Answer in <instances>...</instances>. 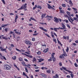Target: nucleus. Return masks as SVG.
<instances>
[{
    "label": "nucleus",
    "mask_w": 78,
    "mask_h": 78,
    "mask_svg": "<svg viewBox=\"0 0 78 78\" xmlns=\"http://www.w3.org/2000/svg\"><path fill=\"white\" fill-rule=\"evenodd\" d=\"M55 55V53H53L51 55V57L50 58V59L48 60V61H53V62H55L56 61V58L55 57L54 55Z\"/></svg>",
    "instance_id": "1"
},
{
    "label": "nucleus",
    "mask_w": 78,
    "mask_h": 78,
    "mask_svg": "<svg viewBox=\"0 0 78 78\" xmlns=\"http://www.w3.org/2000/svg\"><path fill=\"white\" fill-rule=\"evenodd\" d=\"M66 17H67L69 21L70 22L71 24H72V25H75V23L73 22L74 21V19H73V18H70V17H69V16H67V15L66 16Z\"/></svg>",
    "instance_id": "2"
},
{
    "label": "nucleus",
    "mask_w": 78,
    "mask_h": 78,
    "mask_svg": "<svg viewBox=\"0 0 78 78\" xmlns=\"http://www.w3.org/2000/svg\"><path fill=\"white\" fill-rule=\"evenodd\" d=\"M4 68L6 69V70H10L11 69V66L7 64H5L4 65Z\"/></svg>",
    "instance_id": "3"
},
{
    "label": "nucleus",
    "mask_w": 78,
    "mask_h": 78,
    "mask_svg": "<svg viewBox=\"0 0 78 78\" xmlns=\"http://www.w3.org/2000/svg\"><path fill=\"white\" fill-rule=\"evenodd\" d=\"M62 27L63 28L59 27V28H60V29H61V30H65L66 29V26L64 24V23H62Z\"/></svg>",
    "instance_id": "4"
},
{
    "label": "nucleus",
    "mask_w": 78,
    "mask_h": 78,
    "mask_svg": "<svg viewBox=\"0 0 78 78\" xmlns=\"http://www.w3.org/2000/svg\"><path fill=\"white\" fill-rule=\"evenodd\" d=\"M25 43L27 44L28 45H32V44L31 43V42L30 41H27V40H26L25 41Z\"/></svg>",
    "instance_id": "5"
},
{
    "label": "nucleus",
    "mask_w": 78,
    "mask_h": 78,
    "mask_svg": "<svg viewBox=\"0 0 78 78\" xmlns=\"http://www.w3.org/2000/svg\"><path fill=\"white\" fill-rule=\"evenodd\" d=\"M54 19H55V20H54V22H55L56 23H59V19L57 18L56 17H54Z\"/></svg>",
    "instance_id": "6"
},
{
    "label": "nucleus",
    "mask_w": 78,
    "mask_h": 78,
    "mask_svg": "<svg viewBox=\"0 0 78 78\" xmlns=\"http://www.w3.org/2000/svg\"><path fill=\"white\" fill-rule=\"evenodd\" d=\"M21 53L22 55H24L26 56H27V57H28L30 58H33V56H32L28 55L27 54H25V53Z\"/></svg>",
    "instance_id": "7"
},
{
    "label": "nucleus",
    "mask_w": 78,
    "mask_h": 78,
    "mask_svg": "<svg viewBox=\"0 0 78 78\" xmlns=\"http://www.w3.org/2000/svg\"><path fill=\"white\" fill-rule=\"evenodd\" d=\"M69 73H71L70 75H71V77L72 78H73V77L74 76V74H73V72L70 71H69Z\"/></svg>",
    "instance_id": "8"
},
{
    "label": "nucleus",
    "mask_w": 78,
    "mask_h": 78,
    "mask_svg": "<svg viewBox=\"0 0 78 78\" xmlns=\"http://www.w3.org/2000/svg\"><path fill=\"white\" fill-rule=\"evenodd\" d=\"M26 63H25V62L24 61H22V62H21V64H22V65H23V66H25L26 67H28V65L25 64Z\"/></svg>",
    "instance_id": "9"
},
{
    "label": "nucleus",
    "mask_w": 78,
    "mask_h": 78,
    "mask_svg": "<svg viewBox=\"0 0 78 78\" xmlns=\"http://www.w3.org/2000/svg\"><path fill=\"white\" fill-rule=\"evenodd\" d=\"M19 17V16L17 15H16L15 18L14 20V21L15 22H17V19Z\"/></svg>",
    "instance_id": "10"
},
{
    "label": "nucleus",
    "mask_w": 78,
    "mask_h": 78,
    "mask_svg": "<svg viewBox=\"0 0 78 78\" xmlns=\"http://www.w3.org/2000/svg\"><path fill=\"white\" fill-rule=\"evenodd\" d=\"M60 14H65V11L63 10H60Z\"/></svg>",
    "instance_id": "11"
},
{
    "label": "nucleus",
    "mask_w": 78,
    "mask_h": 78,
    "mask_svg": "<svg viewBox=\"0 0 78 78\" xmlns=\"http://www.w3.org/2000/svg\"><path fill=\"white\" fill-rule=\"evenodd\" d=\"M40 75H41L42 77H44V78L46 77V75L43 73L40 74Z\"/></svg>",
    "instance_id": "12"
},
{
    "label": "nucleus",
    "mask_w": 78,
    "mask_h": 78,
    "mask_svg": "<svg viewBox=\"0 0 78 78\" xmlns=\"http://www.w3.org/2000/svg\"><path fill=\"white\" fill-rule=\"evenodd\" d=\"M48 48H47L46 49H45L44 50L43 52L44 53H47L48 51Z\"/></svg>",
    "instance_id": "13"
},
{
    "label": "nucleus",
    "mask_w": 78,
    "mask_h": 78,
    "mask_svg": "<svg viewBox=\"0 0 78 78\" xmlns=\"http://www.w3.org/2000/svg\"><path fill=\"white\" fill-rule=\"evenodd\" d=\"M39 28H40L41 30H42L44 31H45V32H47V30L44 29L43 27H39Z\"/></svg>",
    "instance_id": "14"
},
{
    "label": "nucleus",
    "mask_w": 78,
    "mask_h": 78,
    "mask_svg": "<svg viewBox=\"0 0 78 78\" xmlns=\"http://www.w3.org/2000/svg\"><path fill=\"white\" fill-rule=\"evenodd\" d=\"M72 9H73L74 11H76L75 12V14H77V13H78V12L77 11V9H76L73 7V8H72Z\"/></svg>",
    "instance_id": "15"
},
{
    "label": "nucleus",
    "mask_w": 78,
    "mask_h": 78,
    "mask_svg": "<svg viewBox=\"0 0 78 78\" xmlns=\"http://www.w3.org/2000/svg\"><path fill=\"white\" fill-rule=\"evenodd\" d=\"M62 69H63L64 70H65L66 71H67V72H69V71H70L69 70H67V68L65 67H62Z\"/></svg>",
    "instance_id": "16"
},
{
    "label": "nucleus",
    "mask_w": 78,
    "mask_h": 78,
    "mask_svg": "<svg viewBox=\"0 0 78 78\" xmlns=\"http://www.w3.org/2000/svg\"><path fill=\"white\" fill-rule=\"evenodd\" d=\"M8 24H2V25L1 26V27H2V28H5V27H6V26H8Z\"/></svg>",
    "instance_id": "17"
},
{
    "label": "nucleus",
    "mask_w": 78,
    "mask_h": 78,
    "mask_svg": "<svg viewBox=\"0 0 78 78\" xmlns=\"http://www.w3.org/2000/svg\"><path fill=\"white\" fill-rule=\"evenodd\" d=\"M57 39V42H58V44H59L61 45V46H62V44H61V43L59 41V40H58V39Z\"/></svg>",
    "instance_id": "18"
},
{
    "label": "nucleus",
    "mask_w": 78,
    "mask_h": 78,
    "mask_svg": "<svg viewBox=\"0 0 78 78\" xmlns=\"http://www.w3.org/2000/svg\"><path fill=\"white\" fill-rule=\"evenodd\" d=\"M41 69L42 70H47V69H48V68L44 67H41Z\"/></svg>",
    "instance_id": "19"
},
{
    "label": "nucleus",
    "mask_w": 78,
    "mask_h": 78,
    "mask_svg": "<svg viewBox=\"0 0 78 78\" xmlns=\"http://www.w3.org/2000/svg\"><path fill=\"white\" fill-rule=\"evenodd\" d=\"M27 4L26 3L23 6V9H25V8H27Z\"/></svg>",
    "instance_id": "20"
},
{
    "label": "nucleus",
    "mask_w": 78,
    "mask_h": 78,
    "mask_svg": "<svg viewBox=\"0 0 78 78\" xmlns=\"http://www.w3.org/2000/svg\"><path fill=\"white\" fill-rule=\"evenodd\" d=\"M46 15V14L45 13L42 14L41 15V19H42L43 18H44V17H45V16Z\"/></svg>",
    "instance_id": "21"
},
{
    "label": "nucleus",
    "mask_w": 78,
    "mask_h": 78,
    "mask_svg": "<svg viewBox=\"0 0 78 78\" xmlns=\"http://www.w3.org/2000/svg\"><path fill=\"white\" fill-rule=\"evenodd\" d=\"M43 42L44 43V44H41V45L42 46H44V47H46V45L45 44V41H43Z\"/></svg>",
    "instance_id": "22"
},
{
    "label": "nucleus",
    "mask_w": 78,
    "mask_h": 78,
    "mask_svg": "<svg viewBox=\"0 0 78 78\" xmlns=\"http://www.w3.org/2000/svg\"><path fill=\"white\" fill-rule=\"evenodd\" d=\"M63 56V54L59 56V58H61V59H62V58H64V57Z\"/></svg>",
    "instance_id": "23"
},
{
    "label": "nucleus",
    "mask_w": 78,
    "mask_h": 78,
    "mask_svg": "<svg viewBox=\"0 0 78 78\" xmlns=\"http://www.w3.org/2000/svg\"><path fill=\"white\" fill-rule=\"evenodd\" d=\"M23 9V6L22 5L20 8L18 9V10H22V9Z\"/></svg>",
    "instance_id": "24"
},
{
    "label": "nucleus",
    "mask_w": 78,
    "mask_h": 78,
    "mask_svg": "<svg viewBox=\"0 0 78 78\" xmlns=\"http://www.w3.org/2000/svg\"><path fill=\"white\" fill-rule=\"evenodd\" d=\"M73 19L74 20H76V22H78V18L74 17L73 18Z\"/></svg>",
    "instance_id": "25"
},
{
    "label": "nucleus",
    "mask_w": 78,
    "mask_h": 78,
    "mask_svg": "<svg viewBox=\"0 0 78 78\" xmlns=\"http://www.w3.org/2000/svg\"><path fill=\"white\" fill-rule=\"evenodd\" d=\"M1 51H5V52L6 53V49H1Z\"/></svg>",
    "instance_id": "26"
},
{
    "label": "nucleus",
    "mask_w": 78,
    "mask_h": 78,
    "mask_svg": "<svg viewBox=\"0 0 78 78\" xmlns=\"http://www.w3.org/2000/svg\"><path fill=\"white\" fill-rule=\"evenodd\" d=\"M48 8L49 9H51V8H52V6H51V5H50L48 4Z\"/></svg>",
    "instance_id": "27"
},
{
    "label": "nucleus",
    "mask_w": 78,
    "mask_h": 78,
    "mask_svg": "<svg viewBox=\"0 0 78 78\" xmlns=\"http://www.w3.org/2000/svg\"><path fill=\"white\" fill-rule=\"evenodd\" d=\"M66 12L67 14H68L69 17H71V16H70V13L69 12Z\"/></svg>",
    "instance_id": "28"
},
{
    "label": "nucleus",
    "mask_w": 78,
    "mask_h": 78,
    "mask_svg": "<svg viewBox=\"0 0 78 78\" xmlns=\"http://www.w3.org/2000/svg\"><path fill=\"white\" fill-rule=\"evenodd\" d=\"M2 39H5V40H7L8 39V38L7 37H3Z\"/></svg>",
    "instance_id": "29"
},
{
    "label": "nucleus",
    "mask_w": 78,
    "mask_h": 78,
    "mask_svg": "<svg viewBox=\"0 0 78 78\" xmlns=\"http://www.w3.org/2000/svg\"><path fill=\"white\" fill-rule=\"evenodd\" d=\"M19 61H23V58H22L21 57L19 58Z\"/></svg>",
    "instance_id": "30"
},
{
    "label": "nucleus",
    "mask_w": 78,
    "mask_h": 78,
    "mask_svg": "<svg viewBox=\"0 0 78 78\" xmlns=\"http://www.w3.org/2000/svg\"><path fill=\"white\" fill-rule=\"evenodd\" d=\"M46 72H47L48 73H50L51 72V71H50V70L49 69H48L46 70Z\"/></svg>",
    "instance_id": "31"
},
{
    "label": "nucleus",
    "mask_w": 78,
    "mask_h": 78,
    "mask_svg": "<svg viewBox=\"0 0 78 78\" xmlns=\"http://www.w3.org/2000/svg\"><path fill=\"white\" fill-rule=\"evenodd\" d=\"M37 8H39L40 9H42V7H41V6H40V5H38L37 7Z\"/></svg>",
    "instance_id": "32"
},
{
    "label": "nucleus",
    "mask_w": 78,
    "mask_h": 78,
    "mask_svg": "<svg viewBox=\"0 0 78 78\" xmlns=\"http://www.w3.org/2000/svg\"><path fill=\"white\" fill-rule=\"evenodd\" d=\"M40 24H41V25H47V23H40Z\"/></svg>",
    "instance_id": "33"
},
{
    "label": "nucleus",
    "mask_w": 78,
    "mask_h": 78,
    "mask_svg": "<svg viewBox=\"0 0 78 78\" xmlns=\"http://www.w3.org/2000/svg\"><path fill=\"white\" fill-rule=\"evenodd\" d=\"M36 61V58L34 57L33 58V59L32 61L33 62H35V61Z\"/></svg>",
    "instance_id": "34"
},
{
    "label": "nucleus",
    "mask_w": 78,
    "mask_h": 78,
    "mask_svg": "<svg viewBox=\"0 0 78 78\" xmlns=\"http://www.w3.org/2000/svg\"><path fill=\"white\" fill-rule=\"evenodd\" d=\"M35 7H34L33 8V9L34 10V9H36V8H37V5H35Z\"/></svg>",
    "instance_id": "35"
},
{
    "label": "nucleus",
    "mask_w": 78,
    "mask_h": 78,
    "mask_svg": "<svg viewBox=\"0 0 78 78\" xmlns=\"http://www.w3.org/2000/svg\"><path fill=\"white\" fill-rule=\"evenodd\" d=\"M16 51H20V52H22V51H21V50H19L17 48H16Z\"/></svg>",
    "instance_id": "36"
},
{
    "label": "nucleus",
    "mask_w": 78,
    "mask_h": 78,
    "mask_svg": "<svg viewBox=\"0 0 78 78\" xmlns=\"http://www.w3.org/2000/svg\"><path fill=\"white\" fill-rule=\"evenodd\" d=\"M25 70L26 72H27V73H28V70L27 69V68L26 67H25Z\"/></svg>",
    "instance_id": "37"
},
{
    "label": "nucleus",
    "mask_w": 78,
    "mask_h": 78,
    "mask_svg": "<svg viewBox=\"0 0 78 78\" xmlns=\"http://www.w3.org/2000/svg\"><path fill=\"white\" fill-rule=\"evenodd\" d=\"M14 58H13V57H12V59H14V60H16V56H14Z\"/></svg>",
    "instance_id": "38"
},
{
    "label": "nucleus",
    "mask_w": 78,
    "mask_h": 78,
    "mask_svg": "<svg viewBox=\"0 0 78 78\" xmlns=\"http://www.w3.org/2000/svg\"><path fill=\"white\" fill-rule=\"evenodd\" d=\"M3 3V4L4 5H5V4H6V3L5 2V0H1Z\"/></svg>",
    "instance_id": "39"
},
{
    "label": "nucleus",
    "mask_w": 78,
    "mask_h": 78,
    "mask_svg": "<svg viewBox=\"0 0 78 78\" xmlns=\"http://www.w3.org/2000/svg\"><path fill=\"white\" fill-rule=\"evenodd\" d=\"M62 55L64 56H67V54H66V53H65L64 54H63Z\"/></svg>",
    "instance_id": "40"
},
{
    "label": "nucleus",
    "mask_w": 78,
    "mask_h": 78,
    "mask_svg": "<svg viewBox=\"0 0 78 78\" xmlns=\"http://www.w3.org/2000/svg\"><path fill=\"white\" fill-rule=\"evenodd\" d=\"M74 66H75V67H78V65L77 64H76V63H74Z\"/></svg>",
    "instance_id": "41"
},
{
    "label": "nucleus",
    "mask_w": 78,
    "mask_h": 78,
    "mask_svg": "<svg viewBox=\"0 0 78 78\" xmlns=\"http://www.w3.org/2000/svg\"><path fill=\"white\" fill-rule=\"evenodd\" d=\"M38 33H36V34H33V36H37V34H38Z\"/></svg>",
    "instance_id": "42"
},
{
    "label": "nucleus",
    "mask_w": 78,
    "mask_h": 78,
    "mask_svg": "<svg viewBox=\"0 0 78 78\" xmlns=\"http://www.w3.org/2000/svg\"><path fill=\"white\" fill-rule=\"evenodd\" d=\"M54 30H55V31L57 32L58 31V30H57V28H54Z\"/></svg>",
    "instance_id": "43"
},
{
    "label": "nucleus",
    "mask_w": 78,
    "mask_h": 78,
    "mask_svg": "<svg viewBox=\"0 0 78 78\" xmlns=\"http://www.w3.org/2000/svg\"><path fill=\"white\" fill-rule=\"evenodd\" d=\"M37 53V55H39L40 54H41V52L40 51H38Z\"/></svg>",
    "instance_id": "44"
},
{
    "label": "nucleus",
    "mask_w": 78,
    "mask_h": 78,
    "mask_svg": "<svg viewBox=\"0 0 78 78\" xmlns=\"http://www.w3.org/2000/svg\"><path fill=\"white\" fill-rule=\"evenodd\" d=\"M53 41L55 42V43H56L57 42V41H56V40L55 38L53 39Z\"/></svg>",
    "instance_id": "45"
},
{
    "label": "nucleus",
    "mask_w": 78,
    "mask_h": 78,
    "mask_svg": "<svg viewBox=\"0 0 78 78\" xmlns=\"http://www.w3.org/2000/svg\"><path fill=\"white\" fill-rule=\"evenodd\" d=\"M25 53L27 54V55H30V53L28 51L25 52Z\"/></svg>",
    "instance_id": "46"
},
{
    "label": "nucleus",
    "mask_w": 78,
    "mask_h": 78,
    "mask_svg": "<svg viewBox=\"0 0 78 78\" xmlns=\"http://www.w3.org/2000/svg\"><path fill=\"white\" fill-rule=\"evenodd\" d=\"M8 49H9V51H11V50H12V48L10 47H9Z\"/></svg>",
    "instance_id": "47"
},
{
    "label": "nucleus",
    "mask_w": 78,
    "mask_h": 78,
    "mask_svg": "<svg viewBox=\"0 0 78 78\" xmlns=\"http://www.w3.org/2000/svg\"><path fill=\"white\" fill-rule=\"evenodd\" d=\"M69 48H68V47H67V48L66 50V52H68V51H69Z\"/></svg>",
    "instance_id": "48"
},
{
    "label": "nucleus",
    "mask_w": 78,
    "mask_h": 78,
    "mask_svg": "<svg viewBox=\"0 0 78 78\" xmlns=\"http://www.w3.org/2000/svg\"><path fill=\"white\" fill-rule=\"evenodd\" d=\"M35 38L33 37V38H32V41H35Z\"/></svg>",
    "instance_id": "49"
},
{
    "label": "nucleus",
    "mask_w": 78,
    "mask_h": 78,
    "mask_svg": "<svg viewBox=\"0 0 78 78\" xmlns=\"http://www.w3.org/2000/svg\"><path fill=\"white\" fill-rule=\"evenodd\" d=\"M62 6H63V7H64V8H65L66 7V4H62Z\"/></svg>",
    "instance_id": "50"
},
{
    "label": "nucleus",
    "mask_w": 78,
    "mask_h": 78,
    "mask_svg": "<svg viewBox=\"0 0 78 78\" xmlns=\"http://www.w3.org/2000/svg\"><path fill=\"white\" fill-rule=\"evenodd\" d=\"M4 30L5 32H8V28H6Z\"/></svg>",
    "instance_id": "51"
},
{
    "label": "nucleus",
    "mask_w": 78,
    "mask_h": 78,
    "mask_svg": "<svg viewBox=\"0 0 78 78\" xmlns=\"http://www.w3.org/2000/svg\"><path fill=\"white\" fill-rule=\"evenodd\" d=\"M10 45L12 47H14V44H11Z\"/></svg>",
    "instance_id": "52"
},
{
    "label": "nucleus",
    "mask_w": 78,
    "mask_h": 78,
    "mask_svg": "<svg viewBox=\"0 0 78 78\" xmlns=\"http://www.w3.org/2000/svg\"><path fill=\"white\" fill-rule=\"evenodd\" d=\"M23 75L24 76H26L27 75H26V73H25V72H23Z\"/></svg>",
    "instance_id": "53"
},
{
    "label": "nucleus",
    "mask_w": 78,
    "mask_h": 78,
    "mask_svg": "<svg viewBox=\"0 0 78 78\" xmlns=\"http://www.w3.org/2000/svg\"><path fill=\"white\" fill-rule=\"evenodd\" d=\"M55 77H56V78H59V76L57 74H56L55 75Z\"/></svg>",
    "instance_id": "54"
},
{
    "label": "nucleus",
    "mask_w": 78,
    "mask_h": 78,
    "mask_svg": "<svg viewBox=\"0 0 78 78\" xmlns=\"http://www.w3.org/2000/svg\"><path fill=\"white\" fill-rule=\"evenodd\" d=\"M59 66H62V63H61V62H59Z\"/></svg>",
    "instance_id": "55"
},
{
    "label": "nucleus",
    "mask_w": 78,
    "mask_h": 78,
    "mask_svg": "<svg viewBox=\"0 0 78 78\" xmlns=\"http://www.w3.org/2000/svg\"><path fill=\"white\" fill-rule=\"evenodd\" d=\"M54 35H55V36H56V37H58V36L57 35H56V34H55V33L54 32L53 33Z\"/></svg>",
    "instance_id": "56"
},
{
    "label": "nucleus",
    "mask_w": 78,
    "mask_h": 78,
    "mask_svg": "<svg viewBox=\"0 0 78 78\" xmlns=\"http://www.w3.org/2000/svg\"><path fill=\"white\" fill-rule=\"evenodd\" d=\"M34 68L35 69H39V67L37 66H35Z\"/></svg>",
    "instance_id": "57"
},
{
    "label": "nucleus",
    "mask_w": 78,
    "mask_h": 78,
    "mask_svg": "<svg viewBox=\"0 0 78 78\" xmlns=\"http://www.w3.org/2000/svg\"><path fill=\"white\" fill-rule=\"evenodd\" d=\"M74 46H76V43H73L72 44Z\"/></svg>",
    "instance_id": "58"
},
{
    "label": "nucleus",
    "mask_w": 78,
    "mask_h": 78,
    "mask_svg": "<svg viewBox=\"0 0 78 78\" xmlns=\"http://www.w3.org/2000/svg\"><path fill=\"white\" fill-rule=\"evenodd\" d=\"M67 27L69 28V29H70V26H69V24L67 25Z\"/></svg>",
    "instance_id": "59"
},
{
    "label": "nucleus",
    "mask_w": 78,
    "mask_h": 78,
    "mask_svg": "<svg viewBox=\"0 0 78 78\" xmlns=\"http://www.w3.org/2000/svg\"><path fill=\"white\" fill-rule=\"evenodd\" d=\"M45 35H46V36H47V37H50L49 36V35H48L47 34H45Z\"/></svg>",
    "instance_id": "60"
},
{
    "label": "nucleus",
    "mask_w": 78,
    "mask_h": 78,
    "mask_svg": "<svg viewBox=\"0 0 78 78\" xmlns=\"http://www.w3.org/2000/svg\"><path fill=\"white\" fill-rule=\"evenodd\" d=\"M13 33L12 31H10V33H9V34H12Z\"/></svg>",
    "instance_id": "61"
},
{
    "label": "nucleus",
    "mask_w": 78,
    "mask_h": 78,
    "mask_svg": "<svg viewBox=\"0 0 78 78\" xmlns=\"http://www.w3.org/2000/svg\"><path fill=\"white\" fill-rule=\"evenodd\" d=\"M66 77H67V78H70V76L69 75H68L66 76Z\"/></svg>",
    "instance_id": "62"
},
{
    "label": "nucleus",
    "mask_w": 78,
    "mask_h": 78,
    "mask_svg": "<svg viewBox=\"0 0 78 78\" xmlns=\"http://www.w3.org/2000/svg\"><path fill=\"white\" fill-rule=\"evenodd\" d=\"M47 20L50 21V20H51V19H50V18H47Z\"/></svg>",
    "instance_id": "63"
},
{
    "label": "nucleus",
    "mask_w": 78,
    "mask_h": 78,
    "mask_svg": "<svg viewBox=\"0 0 78 78\" xmlns=\"http://www.w3.org/2000/svg\"><path fill=\"white\" fill-rule=\"evenodd\" d=\"M63 39H66V37L65 36H63Z\"/></svg>",
    "instance_id": "64"
}]
</instances>
